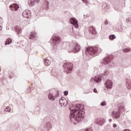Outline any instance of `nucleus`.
I'll return each instance as SVG.
<instances>
[{"instance_id":"nucleus-1","label":"nucleus","mask_w":131,"mask_h":131,"mask_svg":"<svg viewBox=\"0 0 131 131\" xmlns=\"http://www.w3.org/2000/svg\"><path fill=\"white\" fill-rule=\"evenodd\" d=\"M77 104L74 106L75 108L70 107V120L72 123L76 124L77 122H80L84 119V112L82 111V105Z\"/></svg>"},{"instance_id":"nucleus-2","label":"nucleus","mask_w":131,"mask_h":131,"mask_svg":"<svg viewBox=\"0 0 131 131\" xmlns=\"http://www.w3.org/2000/svg\"><path fill=\"white\" fill-rule=\"evenodd\" d=\"M110 66H112V56L105 57L102 60L100 70L99 71L100 74L102 75H106L108 73L107 68L110 67Z\"/></svg>"},{"instance_id":"nucleus-3","label":"nucleus","mask_w":131,"mask_h":131,"mask_svg":"<svg viewBox=\"0 0 131 131\" xmlns=\"http://www.w3.org/2000/svg\"><path fill=\"white\" fill-rule=\"evenodd\" d=\"M101 48L97 47H89L86 48L85 53L89 56H92V57H96L98 56L101 52Z\"/></svg>"},{"instance_id":"nucleus-4","label":"nucleus","mask_w":131,"mask_h":131,"mask_svg":"<svg viewBox=\"0 0 131 131\" xmlns=\"http://www.w3.org/2000/svg\"><path fill=\"white\" fill-rule=\"evenodd\" d=\"M60 42H61V38L59 35L54 34L50 40V43L53 46V49H57Z\"/></svg>"},{"instance_id":"nucleus-5","label":"nucleus","mask_w":131,"mask_h":131,"mask_svg":"<svg viewBox=\"0 0 131 131\" xmlns=\"http://www.w3.org/2000/svg\"><path fill=\"white\" fill-rule=\"evenodd\" d=\"M80 51V46L76 42L71 43L70 49H68L69 53H78Z\"/></svg>"},{"instance_id":"nucleus-6","label":"nucleus","mask_w":131,"mask_h":131,"mask_svg":"<svg viewBox=\"0 0 131 131\" xmlns=\"http://www.w3.org/2000/svg\"><path fill=\"white\" fill-rule=\"evenodd\" d=\"M63 68L64 69V72L70 73L73 68V64L70 62H67L63 64Z\"/></svg>"},{"instance_id":"nucleus-7","label":"nucleus","mask_w":131,"mask_h":131,"mask_svg":"<svg viewBox=\"0 0 131 131\" xmlns=\"http://www.w3.org/2000/svg\"><path fill=\"white\" fill-rule=\"evenodd\" d=\"M59 96V92L58 91H54L52 93H50L48 94V98L50 101H55L57 97Z\"/></svg>"},{"instance_id":"nucleus-8","label":"nucleus","mask_w":131,"mask_h":131,"mask_svg":"<svg viewBox=\"0 0 131 131\" xmlns=\"http://www.w3.org/2000/svg\"><path fill=\"white\" fill-rule=\"evenodd\" d=\"M121 113L119 111H113L112 113V116L114 119H119Z\"/></svg>"},{"instance_id":"nucleus-9","label":"nucleus","mask_w":131,"mask_h":131,"mask_svg":"<svg viewBox=\"0 0 131 131\" xmlns=\"http://www.w3.org/2000/svg\"><path fill=\"white\" fill-rule=\"evenodd\" d=\"M70 22L71 24H72L73 27H75V28H78V21L77 19L74 17H72L70 19Z\"/></svg>"},{"instance_id":"nucleus-10","label":"nucleus","mask_w":131,"mask_h":131,"mask_svg":"<svg viewBox=\"0 0 131 131\" xmlns=\"http://www.w3.org/2000/svg\"><path fill=\"white\" fill-rule=\"evenodd\" d=\"M59 103L61 107H66L67 106V104H68V100H67L65 97H62L59 100Z\"/></svg>"},{"instance_id":"nucleus-11","label":"nucleus","mask_w":131,"mask_h":131,"mask_svg":"<svg viewBox=\"0 0 131 131\" xmlns=\"http://www.w3.org/2000/svg\"><path fill=\"white\" fill-rule=\"evenodd\" d=\"M95 81V82H97V83L99 82H101L102 80V77H101V75H97L95 77V78H91L90 80L91 82H93V81Z\"/></svg>"},{"instance_id":"nucleus-12","label":"nucleus","mask_w":131,"mask_h":131,"mask_svg":"<svg viewBox=\"0 0 131 131\" xmlns=\"http://www.w3.org/2000/svg\"><path fill=\"white\" fill-rule=\"evenodd\" d=\"M9 8L11 11H17L18 9H19V5L17 4L14 3L10 5Z\"/></svg>"},{"instance_id":"nucleus-13","label":"nucleus","mask_w":131,"mask_h":131,"mask_svg":"<svg viewBox=\"0 0 131 131\" xmlns=\"http://www.w3.org/2000/svg\"><path fill=\"white\" fill-rule=\"evenodd\" d=\"M112 86H113V82L111 80H107L105 83V88L112 89Z\"/></svg>"},{"instance_id":"nucleus-14","label":"nucleus","mask_w":131,"mask_h":131,"mask_svg":"<svg viewBox=\"0 0 131 131\" xmlns=\"http://www.w3.org/2000/svg\"><path fill=\"white\" fill-rule=\"evenodd\" d=\"M22 15L24 18H27V19L29 18L30 16H31V13L28 10H25L23 11Z\"/></svg>"},{"instance_id":"nucleus-15","label":"nucleus","mask_w":131,"mask_h":131,"mask_svg":"<svg viewBox=\"0 0 131 131\" xmlns=\"http://www.w3.org/2000/svg\"><path fill=\"white\" fill-rule=\"evenodd\" d=\"M116 28L118 32H122V30H123V28L122 27V24L121 23H118L116 25Z\"/></svg>"},{"instance_id":"nucleus-16","label":"nucleus","mask_w":131,"mask_h":131,"mask_svg":"<svg viewBox=\"0 0 131 131\" xmlns=\"http://www.w3.org/2000/svg\"><path fill=\"white\" fill-rule=\"evenodd\" d=\"M43 128L49 130L50 128H52V124L50 122H47L43 125Z\"/></svg>"},{"instance_id":"nucleus-17","label":"nucleus","mask_w":131,"mask_h":131,"mask_svg":"<svg viewBox=\"0 0 131 131\" xmlns=\"http://www.w3.org/2000/svg\"><path fill=\"white\" fill-rule=\"evenodd\" d=\"M39 0H29L28 1V5L30 7H33L35 3H38Z\"/></svg>"},{"instance_id":"nucleus-18","label":"nucleus","mask_w":131,"mask_h":131,"mask_svg":"<svg viewBox=\"0 0 131 131\" xmlns=\"http://www.w3.org/2000/svg\"><path fill=\"white\" fill-rule=\"evenodd\" d=\"M14 30L17 33V35H20L21 32L22 31V29L17 26L14 27Z\"/></svg>"},{"instance_id":"nucleus-19","label":"nucleus","mask_w":131,"mask_h":131,"mask_svg":"<svg viewBox=\"0 0 131 131\" xmlns=\"http://www.w3.org/2000/svg\"><path fill=\"white\" fill-rule=\"evenodd\" d=\"M105 122H106L105 119H100L97 122V124H98V125H103Z\"/></svg>"},{"instance_id":"nucleus-20","label":"nucleus","mask_w":131,"mask_h":131,"mask_svg":"<svg viewBox=\"0 0 131 131\" xmlns=\"http://www.w3.org/2000/svg\"><path fill=\"white\" fill-rule=\"evenodd\" d=\"M36 37V33L35 32H32L29 36L30 39H34Z\"/></svg>"},{"instance_id":"nucleus-21","label":"nucleus","mask_w":131,"mask_h":131,"mask_svg":"<svg viewBox=\"0 0 131 131\" xmlns=\"http://www.w3.org/2000/svg\"><path fill=\"white\" fill-rule=\"evenodd\" d=\"M119 111H124V104L120 103L118 105Z\"/></svg>"},{"instance_id":"nucleus-22","label":"nucleus","mask_w":131,"mask_h":131,"mask_svg":"<svg viewBox=\"0 0 131 131\" xmlns=\"http://www.w3.org/2000/svg\"><path fill=\"white\" fill-rule=\"evenodd\" d=\"M89 31L90 33H91L92 34H96V33H97V32L96 31V29H95V28H94V27H90Z\"/></svg>"},{"instance_id":"nucleus-23","label":"nucleus","mask_w":131,"mask_h":131,"mask_svg":"<svg viewBox=\"0 0 131 131\" xmlns=\"http://www.w3.org/2000/svg\"><path fill=\"white\" fill-rule=\"evenodd\" d=\"M45 64L46 66H50V65H51V60L49 59H45Z\"/></svg>"},{"instance_id":"nucleus-24","label":"nucleus","mask_w":131,"mask_h":131,"mask_svg":"<svg viewBox=\"0 0 131 131\" xmlns=\"http://www.w3.org/2000/svg\"><path fill=\"white\" fill-rule=\"evenodd\" d=\"M126 87L128 90H131V82L130 81H127Z\"/></svg>"},{"instance_id":"nucleus-25","label":"nucleus","mask_w":131,"mask_h":131,"mask_svg":"<svg viewBox=\"0 0 131 131\" xmlns=\"http://www.w3.org/2000/svg\"><path fill=\"white\" fill-rule=\"evenodd\" d=\"M11 42H12V39L10 38H7L5 41V46H7V45H10Z\"/></svg>"},{"instance_id":"nucleus-26","label":"nucleus","mask_w":131,"mask_h":131,"mask_svg":"<svg viewBox=\"0 0 131 131\" xmlns=\"http://www.w3.org/2000/svg\"><path fill=\"white\" fill-rule=\"evenodd\" d=\"M109 38L111 39V40H113V39H115V38H116V36H115L114 34L111 35L109 36Z\"/></svg>"},{"instance_id":"nucleus-27","label":"nucleus","mask_w":131,"mask_h":131,"mask_svg":"<svg viewBox=\"0 0 131 131\" xmlns=\"http://www.w3.org/2000/svg\"><path fill=\"white\" fill-rule=\"evenodd\" d=\"M130 48H125L123 49V53H128V52H130Z\"/></svg>"},{"instance_id":"nucleus-28","label":"nucleus","mask_w":131,"mask_h":131,"mask_svg":"<svg viewBox=\"0 0 131 131\" xmlns=\"http://www.w3.org/2000/svg\"><path fill=\"white\" fill-rule=\"evenodd\" d=\"M105 130L106 131H112V129L110 126H106L105 128Z\"/></svg>"},{"instance_id":"nucleus-29","label":"nucleus","mask_w":131,"mask_h":131,"mask_svg":"<svg viewBox=\"0 0 131 131\" xmlns=\"http://www.w3.org/2000/svg\"><path fill=\"white\" fill-rule=\"evenodd\" d=\"M5 111L6 112H10L11 111V108L9 106H7L5 109Z\"/></svg>"},{"instance_id":"nucleus-30","label":"nucleus","mask_w":131,"mask_h":131,"mask_svg":"<svg viewBox=\"0 0 131 131\" xmlns=\"http://www.w3.org/2000/svg\"><path fill=\"white\" fill-rule=\"evenodd\" d=\"M126 21L127 23H128V24H131V18L130 17H128V18H127L126 19Z\"/></svg>"},{"instance_id":"nucleus-31","label":"nucleus","mask_w":131,"mask_h":131,"mask_svg":"<svg viewBox=\"0 0 131 131\" xmlns=\"http://www.w3.org/2000/svg\"><path fill=\"white\" fill-rule=\"evenodd\" d=\"M101 106H106L107 105V103H106V101H103L100 104Z\"/></svg>"},{"instance_id":"nucleus-32","label":"nucleus","mask_w":131,"mask_h":131,"mask_svg":"<svg viewBox=\"0 0 131 131\" xmlns=\"http://www.w3.org/2000/svg\"><path fill=\"white\" fill-rule=\"evenodd\" d=\"M46 4L47 5L46 9H49V1L46 0Z\"/></svg>"},{"instance_id":"nucleus-33","label":"nucleus","mask_w":131,"mask_h":131,"mask_svg":"<svg viewBox=\"0 0 131 131\" xmlns=\"http://www.w3.org/2000/svg\"><path fill=\"white\" fill-rule=\"evenodd\" d=\"M63 94L64 96H68V91H64Z\"/></svg>"},{"instance_id":"nucleus-34","label":"nucleus","mask_w":131,"mask_h":131,"mask_svg":"<svg viewBox=\"0 0 131 131\" xmlns=\"http://www.w3.org/2000/svg\"><path fill=\"white\" fill-rule=\"evenodd\" d=\"M82 1L84 2V4H89V2L88 1V0H82Z\"/></svg>"},{"instance_id":"nucleus-35","label":"nucleus","mask_w":131,"mask_h":131,"mask_svg":"<svg viewBox=\"0 0 131 131\" xmlns=\"http://www.w3.org/2000/svg\"><path fill=\"white\" fill-rule=\"evenodd\" d=\"M108 20H106L105 21H104V25H108Z\"/></svg>"},{"instance_id":"nucleus-36","label":"nucleus","mask_w":131,"mask_h":131,"mask_svg":"<svg viewBox=\"0 0 131 131\" xmlns=\"http://www.w3.org/2000/svg\"><path fill=\"white\" fill-rule=\"evenodd\" d=\"M93 92L94 93H97V89H96V88H94L93 89Z\"/></svg>"},{"instance_id":"nucleus-37","label":"nucleus","mask_w":131,"mask_h":131,"mask_svg":"<svg viewBox=\"0 0 131 131\" xmlns=\"http://www.w3.org/2000/svg\"><path fill=\"white\" fill-rule=\"evenodd\" d=\"M117 126V125L116 124H113V127L115 128Z\"/></svg>"},{"instance_id":"nucleus-38","label":"nucleus","mask_w":131,"mask_h":131,"mask_svg":"<svg viewBox=\"0 0 131 131\" xmlns=\"http://www.w3.org/2000/svg\"><path fill=\"white\" fill-rule=\"evenodd\" d=\"M108 121H109V122H112V119H110L108 120Z\"/></svg>"},{"instance_id":"nucleus-39","label":"nucleus","mask_w":131,"mask_h":131,"mask_svg":"<svg viewBox=\"0 0 131 131\" xmlns=\"http://www.w3.org/2000/svg\"><path fill=\"white\" fill-rule=\"evenodd\" d=\"M1 30H2V26H0V31H1Z\"/></svg>"}]
</instances>
